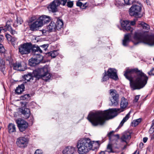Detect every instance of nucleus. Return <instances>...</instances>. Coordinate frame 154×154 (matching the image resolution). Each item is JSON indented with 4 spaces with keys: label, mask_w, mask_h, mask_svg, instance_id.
<instances>
[{
    "label": "nucleus",
    "mask_w": 154,
    "mask_h": 154,
    "mask_svg": "<svg viewBox=\"0 0 154 154\" xmlns=\"http://www.w3.org/2000/svg\"><path fill=\"white\" fill-rule=\"evenodd\" d=\"M115 5L118 7H120L123 5V4L121 3L120 1H118L116 2L115 3Z\"/></svg>",
    "instance_id": "obj_44"
},
{
    "label": "nucleus",
    "mask_w": 154,
    "mask_h": 154,
    "mask_svg": "<svg viewBox=\"0 0 154 154\" xmlns=\"http://www.w3.org/2000/svg\"><path fill=\"white\" fill-rule=\"evenodd\" d=\"M63 23L62 20L61 19H57L55 25L56 29L59 30L63 28Z\"/></svg>",
    "instance_id": "obj_23"
},
{
    "label": "nucleus",
    "mask_w": 154,
    "mask_h": 154,
    "mask_svg": "<svg viewBox=\"0 0 154 154\" xmlns=\"http://www.w3.org/2000/svg\"><path fill=\"white\" fill-rule=\"evenodd\" d=\"M38 19L40 20V22L42 23V26L44 24L49 22L51 20L49 17L45 15L40 17H39Z\"/></svg>",
    "instance_id": "obj_20"
},
{
    "label": "nucleus",
    "mask_w": 154,
    "mask_h": 154,
    "mask_svg": "<svg viewBox=\"0 0 154 154\" xmlns=\"http://www.w3.org/2000/svg\"><path fill=\"white\" fill-rule=\"evenodd\" d=\"M17 38H16L12 37L10 41H11L12 45H14V43L17 41Z\"/></svg>",
    "instance_id": "obj_42"
},
{
    "label": "nucleus",
    "mask_w": 154,
    "mask_h": 154,
    "mask_svg": "<svg viewBox=\"0 0 154 154\" xmlns=\"http://www.w3.org/2000/svg\"><path fill=\"white\" fill-rule=\"evenodd\" d=\"M23 78L27 82H32L33 79L34 77L31 73H29L27 75H25Z\"/></svg>",
    "instance_id": "obj_26"
},
{
    "label": "nucleus",
    "mask_w": 154,
    "mask_h": 154,
    "mask_svg": "<svg viewBox=\"0 0 154 154\" xmlns=\"http://www.w3.org/2000/svg\"><path fill=\"white\" fill-rule=\"evenodd\" d=\"M4 29H6V28L5 27H5L4 28H3V27H0V33L1 32V31L2 30H3L5 31V30Z\"/></svg>",
    "instance_id": "obj_52"
},
{
    "label": "nucleus",
    "mask_w": 154,
    "mask_h": 154,
    "mask_svg": "<svg viewBox=\"0 0 154 154\" xmlns=\"http://www.w3.org/2000/svg\"><path fill=\"white\" fill-rule=\"evenodd\" d=\"M8 130L9 133H12L16 131L15 125L12 123L10 124L8 127Z\"/></svg>",
    "instance_id": "obj_28"
},
{
    "label": "nucleus",
    "mask_w": 154,
    "mask_h": 154,
    "mask_svg": "<svg viewBox=\"0 0 154 154\" xmlns=\"http://www.w3.org/2000/svg\"><path fill=\"white\" fill-rule=\"evenodd\" d=\"M99 154H105V152L104 151H101L99 153Z\"/></svg>",
    "instance_id": "obj_57"
},
{
    "label": "nucleus",
    "mask_w": 154,
    "mask_h": 154,
    "mask_svg": "<svg viewBox=\"0 0 154 154\" xmlns=\"http://www.w3.org/2000/svg\"><path fill=\"white\" fill-rule=\"evenodd\" d=\"M73 3L72 2L69 1L67 2V5L69 7L71 8L73 6Z\"/></svg>",
    "instance_id": "obj_43"
},
{
    "label": "nucleus",
    "mask_w": 154,
    "mask_h": 154,
    "mask_svg": "<svg viewBox=\"0 0 154 154\" xmlns=\"http://www.w3.org/2000/svg\"><path fill=\"white\" fill-rule=\"evenodd\" d=\"M153 112H154V110H153Z\"/></svg>",
    "instance_id": "obj_64"
},
{
    "label": "nucleus",
    "mask_w": 154,
    "mask_h": 154,
    "mask_svg": "<svg viewBox=\"0 0 154 154\" xmlns=\"http://www.w3.org/2000/svg\"><path fill=\"white\" fill-rule=\"evenodd\" d=\"M48 47V44H44L42 45H41L40 46L39 48H40L42 50V51L43 50L45 51L47 49Z\"/></svg>",
    "instance_id": "obj_37"
},
{
    "label": "nucleus",
    "mask_w": 154,
    "mask_h": 154,
    "mask_svg": "<svg viewBox=\"0 0 154 154\" xmlns=\"http://www.w3.org/2000/svg\"><path fill=\"white\" fill-rule=\"evenodd\" d=\"M33 75L36 79H39L42 78L43 80L47 81L51 77V75L48 72V66H44L41 68L37 69L33 71Z\"/></svg>",
    "instance_id": "obj_6"
},
{
    "label": "nucleus",
    "mask_w": 154,
    "mask_h": 154,
    "mask_svg": "<svg viewBox=\"0 0 154 154\" xmlns=\"http://www.w3.org/2000/svg\"><path fill=\"white\" fill-rule=\"evenodd\" d=\"M114 132L113 131H112L109 132L107 135L109 138V139L110 141H112L113 139L117 140L119 138V134H116L114 135L113 134Z\"/></svg>",
    "instance_id": "obj_21"
},
{
    "label": "nucleus",
    "mask_w": 154,
    "mask_h": 154,
    "mask_svg": "<svg viewBox=\"0 0 154 154\" xmlns=\"http://www.w3.org/2000/svg\"><path fill=\"white\" fill-rule=\"evenodd\" d=\"M89 141L90 142V143L91 144V150H94L95 149H96L99 148L100 144L98 141H91L90 139Z\"/></svg>",
    "instance_id": "obj_22"
},
{
    "label": "nucleus",
    "mask_w": 154,
    "mask_h": 154,
    "mask_svg": "<svg viewBox=\"0 0 154 154\" xmlns=\"http://www.w3.org/2000/svg\"><path fill=\"white\" fill-rule=\"evenodd\" d=\"M135 24V23L134 21H131V23H130L131 25H133V26Z\"/></svg>",
    "instance_id": "obj_54"
},
{
    "label": "nucleus",
    "mask_w": 154,
    "mask_h": 154,
    "mask_svg": "<svg viewBox=\"0 0 154 154\" xmlns=\"http://www.w3.org/2000/svg\"><path fill=\"white\" fill-rule=\"evenodd\" d=\"M5 37L8 40H10L12 38V36L9 34H6Z\"/></svg>",
    "instance_id": "obj_46"
},
{
    "label": "nucleus",
    "mask_w": 154,
    "mask_h": 154,
    "mask_svg": "<svg viewBox=\"0 0 154 154\" xmlns=\"http://www.w3.org/2000/svg\"><path fill=\"white\" fill-rule=\"evenodd\" d=\"M23 21L21 18L19 17L17 18V22L18 25H20L23 23Z\"/></svg>",
    "instance_id": "obj_38"
},
{
    "label": "nucleus",
    "mask_w": 154,
    "mask_h": 154,
    "mask_svg": "<svg viewBox=\"0 0 154 154\" xmlns=\"http://www.w3.org/2000/svg\"><path fill=\"white\" fill-rule=\"evenodd\" d=\"M91 145L89 138L86 137L81 139L76 145L78 153L79 154H86L91 150Z\"/></svg>",
    "instance_id": "obj_4"
},
{
    "label": "nucleus",
    "mask_w": 154,
    "mask_h": 154,
    "mask_svg": "<svg viewBox=\"0 0 154 154\" xmlns=\"http://www.w3.org/2000/svg\"><path fill=\"white\" fill-rule=\"evenodd\" d=\"M76 5L80 7L82 6V3L81 2L78 1L76 3Z\"/></svg>",
    "instance_id": "obj_49"
},
{
    "label": "nucleus",
    "mask_w": 154,
    "mask_h": 154,
    "mask_svg": "<svg viewBox=\"0 0 154 154\" xmlns=\"http://www.w3.org/2000/svg\"><path fill=\"white\" fill-rule=\"evenodd\" d=\"M143 144L142 143H140L139 144V147L140 148H142L143 146Z\"/></svg>",
    "instance_id": "obj_53"
},
{
    "label": "nucleus",
    "mask_w": 154,
    "mask_h": 154,
    "mask_svg": "<svg viewBox=\"0 0 154 154\" xmlns=\"http://www.w3.org/2000/svg\"><path fill=\"white\" fill-rule=\"evenodd\" d=\"M124 75L130 81V87L133 90L143 88L147 83L148 77L137 69H127Z\"/></svg>",
    "instance_id": "obj_2"
},
{
    "label": "nucleus",
    "mask_w": 154,
    "mask_h": 154,
    "mask_svg": "<svg viewBox=\"0 0 154 154\" xmlns=\"http://www.w3.org/2000/svg\"><path fill=\"white\" fill-rule=\"evenodd\" d=\"M148 140V138L147 137H144L143 138V141L144 143H145Z\"/></svg>",
    "instance_id": "obj_50"
},
{
    "label": "nucleus",
    "mask_w": 154,
    "mask_h": 154,
    "mask_svg": "<svg viewBox=\"0 0 154 154\" xmlns=\"http://www.w3.org/2000/svg\"><path fill=\"white\" fill-rule=\"evenodd\" d=\"M13 66L14 69L19 71H24V69L22 68L21 64L19 63H14Z\"/></svg>",
    "instance_id": "obj_24"
},
{
    "label": "nucleus",
    "mask_w": 154,
    "mask_h": 154,
    "mask_svg": "<svg viewBox=\"0 0 154 154\" xmlns=\"http://www.w3.org/2000/svg\"><path fill=\"white\" fill-rule=\"evenodd\" d=\"M29 97V94H25L23 96H21V98L23 100H25L26 99H28Z\"/></svg>",
    "instance_id": "obj_39"
},
{
    "label": "nucleus",
    "mask_w": 154,
    "mask_h": 154,
    "mask_svg": "<svg viewBox=\"0 0 154 154\" xmlns=\"http://www.w3.org/2000/svg\"><path fill=\"white\" fill-rule=\"evenodd\" d=\"M131 138V136L129 133H123L121 137V140L122 142H125L127 144Z\"/></svg>",
    "instance_id": "obj_18"
},
{
    "label": "nucleus",
    "mask_w": 154,
    "mask_h": 154,
    "mask_svg": "<svg viewBox=\"0 0 154 154\" xmlns=\"http://www.w3.org/2000/svg\"><path fill=\"white\" fill-rule=\"evenodd\" d=\"M28 143V139L24 137H20L18 138L16 141L17 146L21 148H24L26 147Z\"/></svg>",
    "instance_id": "obj_11"
},
{
    "label": "nucleus",
    "mask_w": 154,
    "mask_h": 154,
    "mask_svg": "<svg viewBox=\"0 0 154 154\" xmlns=\"http://www.w3.org/2000/svg\"><path fill=\"white\" fill-rule=\"evenodd\" d=\"M26 119L28 118L30 115V111L29 109L28 108H25L21 112Z\"/></svg>",
    "instance_id": "obj_27"
},
{
    "label": "nucleus",
    "mask_w": 154,
    "mask_h": 154,
    "mask_svg": "<svg viewBox=\"0 0 154 154\" xmlns=\"http://www.w3.org/2000/svg\"><path fill=\"white\" fill-rule=\"evenodd\" d=\"M59 6L58 0H54L53 1L48 7L49 11L54 12L57 11V7Z\"/></svg>",
    "instance_id": "obj_12"
},
{
    "label": "nucleus",
    "mask_w": 154,
    "mask_h": 154,
    "mask_svg": "<svg viewBox=\"0 0 154 154\" xmlns=\"http://www.w3.org/2000/svg\"><path fill=\"white\" fill-rule=\"evenodd\" d=\"M13 26H14V27H16V26H15V25L14 24L13 25Z\"/></svg>",
    "instance_id": "obj_62"
},
{
    "label": "nucleus",
    "mask_w": 154,
    "mask_h": 154,
    "mask_svg": "<svg viewBox=\"0 0 154 154\" xmlns=\"http://www.w3.org/2000/svg\"><path fill=\"white\" fill-rule=\"evenodd\" d=\"M131 33H128L125 35L124 39L123 40L122 44L124 46H127L130 41Z\"/></svg>",
    "instance_id": "obj_19"
},
{
    "label": "nucleus",
    "mask_w": 154,
    "mask_h": 154,
    "mask_svg": "<svg viewBox=\"0 0 154 154\" xmlns=\"http://www.w3.org/2000/svg\"><path fill=\"white\" fill-rule=\"evenodd\" d=\"M149 75H154V68H152V69L150 70V71L148 73Z\"/></svg>",
    "instance_id": "obj_45"
},
{
    "label": "nucleus",
    "mask_w": 154,
    "mask_h": 154,
    "mask_svg": "<svg viewBox=\"0 0 154 154\" xmlns=\"http://www.w3.org/2000/svg\"><path fill=\"white\" fill-rule=\"evenodd\" d=\"M110 100L111 102L110 105L115 106H116L119 102V94L117 93L115 90L110 89L109 90Z\"/></svg>",
    "instance_id": "obj_9"
},
{
    "label": "nucleus",
    "mask_w": 154,
    "mask_h": 154,
    "mask_svg": "<svg viewBox=\"0 0 154 154\" xmlns=\"http://www.w3.org/2000/svg\"><path fill=\"white\" fill-rule=\"evenodd\" d=\"M133 42L135 45L143 42L150 46L154 45V34H148L146 32L143 34L135 32L133 37Z\"/></svg>",
    "instance_id": "obj_3"
},
{
    "label": "nucleus",
    "mask_w": 154,
    "mask_h": 154,
    "mask_svg": "<svg viewBox=\"0 0 154 154\" xmlns=\"http://www.w3.org/2000/svg\"><path fill=\"white\" fill-rule=\"evenodd\" d=\"M139 24L142 26L144 29L148 30L149 29V26L144 22H139Z\"/></svg>",
    "instance_id": "obj_31"
},
{
    "label": "nucleus",
    "mask_w": 154,
    "mask_h": 154,
    "mask_svg": "<svg viewBox=\"0 0 154 154\" xmlns=\"http://www.w3.org/2000/svg\"><path fill=\"white\" fill-rule=\"evenodd\" d=\"M5 51V49L2 44L0 43V53H4Z\"/></svg>",
    "instance_id": "obj_40"
},
{
    "label": "nucleus",
    "mask_w": 154,
    "mask_h": 154,
    "mask_svg": "<svg viewBox=\"0 0 154 154\" xmlns=\"http://www.w3.org/2000/svg\"><path fill=\"white\" fill-rule=\"evenodd\" d=\"M121 25L124 29V31L125 30L132 32L134 30V29L130 26L129 22L128 20L123 21L121 23Z\"/></svg>",
    "instance_id": "obj_15"
},
{
    "label": "nucleus",
    "mask_w": 154,
    "mask_h": 154,
    "mask_svg": "<svg viewBox=\"0 0 154 154\" xmlns=\"http://www.w3.org/2000/svg\"><path fill=\"white\" fill-rule=\"evenodd\" d=\"M106 151L109 153L113 152V151L112 149V145L110 144H109L107 147Z\"/></svg>",
    "instance_id": "obj_35"
},
{
    "label": "nucleus",
    "mask_w": 154,
    "mask_h": 154,
    "mask_svg": "<svg viewBox=\"0 0 154 154\" xmlns=\"http://www.w3.org/2000/svg\"><path fill=\"white\" fill-rule=\"evenodd\" d=\"M135 0H124L125 3L126 5H129L133 4Z\"/></svg>",
    "instance_id": "obj_36"
},
{
    "label": "nucleus",
    "mask_w": 154,
    "mask_h": 154,
    "mask_svg": "<svg viewBox=\"0 0 154 154\" xmlns=\"http://www.w3.org/2000/svg\"><path fill=\"white\" fill-rule=\"evenodd\" d=\"M48 29L50 32H51L52 30L55 29V24L54 22H51L48 26Z\"/></svg>",
    "instance_id": "obj_30"
},
{
    "label": "nucleus",
    "mask_w": 154,
    "mask_h": 154,
    "mask_svg": "<svg viewBox=\"0 0 154 154\" xmlns=\"http://www.w3.org/2000/svg\"><path fill=\"white\" fill-rule=\"evenodd\" d=\"M151 139H154V134L151 136Z\"/></svg>",
    "instance_id": "obj_58"
},
{
    "label": "nucleus",
    "mask_w": 154,
    "mask_h": 154,
    "mask_svg": "<svg viewBox=\"0 0 154 154\" xmlns=\"http://www.w3.org/2000/svg\"><path fill=\"white\" fill-rule=\"evenodd\" d=\"M33 48L30 43H26L21 45L19 46V52L22 54H29Z\"/></svg>",
    "instance_id": "obj_7"
},
{
    "label": "nucleus",
    "mask_w": 154,
    "mask_h": 154,
    "mask_svg": "<svg viewBox=\"0 0 154 154\" xmlns=\"http://www.w3.org/2000/svg\"><path fill=\"white\" fill-rule=\"evenodd\" d=\"M42 53V50L39 46H36L34 47L32 49V53L34 57L29 60V65L31 66H34L40 63L43 59V56L40 54Z\"/></svg>",
    "instance_id": "obj_5"
},
{
    "label": "nucleus",
    "mask_w": 154,
    "mask_h": 154,
    "mask_svg": "<svg viewBox=\"0 0 154 154\" xmlns=\"http://www.w3.org/2000/svg\"><path fill=\"white\" fill-rule=\"evenodd\" d=\"M75 152V147L71 146H68L64 149L62 152L63 154H73Z\"/></svg>",
    "instance_id": "obj_17"
},
{
    "label": "nucleus",
    "mask_w": 154,
    "mask_h": 154,
    "mask_svg": "<svg viewBox=\"0 0 154 154\" xmlns=\"http://www.w3.org/2000/svg\"><path fill=\"white\" fill-rule=\"evenodd\" d=\"M128 105L127 99L122 97L121 100L120 108L111 109L104 111H99L95 113H90L88 115V119L94 126L103 125L106 120L116 116L118 113L123 111Z\"/></svg>",
    "instance_id": "obj_1"
},
{
    "label": "nucleus",
    "mask_w": 154,
    "mask_h": 154,
    "mask_svg": "<svg viewBox=\"0 0 154 154\" xmlns=\"http://www.w3.org/2000/svg\"><path fill=\"white\" fill-rule=\"evenodd\" d=\"M109 76L107 75V73L106 72V71H105L103 76L102 79V81H106L109 79Z\"/></svg>",
    "instance_id": "obj_34"
},
{
    "label": "nucleus",
    "mask_w": 154,
    "mask_h": 154,
    "mask_svg": "<svg viewBox=\"0 0 154 154\" xmlns=\"http://www.w3.org/2000/svg\"><path fill=\"white\" fill-rule=\"evenodd\" d=\"M7 60H8L9 61V63H10L11 61V59L10 57L8 59H7Z\"/></svg>",
    "instance_id": "obj_55"
},
{
    "label": "nucleus",
    "mask_w": 154,
    "mask_h": 154,
    "mask_svg": "<svg viewBox=\"0 0 154 154\" xmlns=\"http://www.w3.org/2000/svg\"><path fill=\"white\" fill-rule=\"evenodd\" d=\"M133 154H139V152L136 150Z\"/></svg>",
    "instance_id": "obj_56"
},
{
    "label": "nucleus",
    "mask_w": 154,
    "mask_h": 154,
    "mask_svg": "<svg viewBox=\"0 0 154 154\" xmlns=\"http://www.w3.org/2000/svg\"><path fill=\"white\" fill-rule=\"evenodd\" d=\"M4 38V37L3 35H0V42H1Z\"/></svg>",
    "instance_id": "obj_51"
},
{
    "label": "nucleus",
    "mask_w": 154,
    "mask_h": 154,
    "mask_svg": "<svg viewBox=\"0 0 154 154\" xmlns=\"http://www.w3.org/2000/svg\"><path fill=\"white\" fill-rule=\"evenodd\" d=\"M12 20L11 19H10L7 22L5 27L6 29L5 30V31H6L7 30L9 31L12 35H14L17 34V32L15 30H13L11 26L12 23Z\"/></svg>",
    "instance_id": "obj_14"
},
{
    "label": "nucleus",
    "mask_w": 154,
    "mask_h": 154,
    "mask_svg": "<svg viewBox=\"0 0 154 154\" xmlns=\"http://www.w3.org/2000/svg\"><path fill=\"white\" fill-rule=\"evenodd\" d=\"M49 54L52 57L54 58L58 55V53L57 51H54L50 52Z\"/></svg>",
    "instance_id": "obj_33"
},
{
    "label": "nucleus",
    "mask_w": 154,
    "mask_h": 154,
    "mask_svg": "<svg viewBox=\"0 0 154 154\" xmlns=\"http://www.w3.org/2000/svg\"><path fill=\"white\" fill-rule=\"evenodd\" d=\"M16 123L20 131L21 132L24 131L28 127V124L25 121L21 119L16 120Z\"/></svg>",
    "instance_id": "obj_10"
},
{
    "label": "nucleus",
    "mask_w": 154,
    "mask_h": 154,
    "mask_svg": "<svg viewBox=\"0 0 154 154\" xmlns=\"http://www.w3.org/2000/svg\"><path fill=\"white\" fill-rule=\"evenodd\" d=\"M58 1H59V5L61 4L64 6L65 5L67 1V0H61L60 1L58 0Z\"/></svg>",
    "instance_id": "obj_41"
},
{
    "label": "nucleus",
    "mask_w": 154,
    "mask_h": 154,
    "mask_svg": "<svg viewBox=\"0 0 154 154\" xmlns=\"http://www.w3.org/2000/svg\"><path fill=\"white\" fill-rule=\"evenodd\" d=\"M24 85L23 84H22L17 88L15 90V92L17 94H20L24 91Z\"/></svg>",
    "instance_id": "obj_25"
},
{
    "label": "nucleus",
    "mask_w": 154,
    "mask_h": 154,
    "mask_svg": "<svg viewBox=\"0 0 154 154\" xmlns=\"http://www.w3.org/2000/svg\"><path fill=\"white\" fill-rule=\"evenodd\" d=\"M34 154H42V150L40 149H37L35 151Z\"/></svg>",
    "instance_id": "obj_47"
},
{
    "label": "nucleus",
    "mask_w": 154,
    "mask_h": 154,
    "mask_svg": "<svg viewBox=\"0 0 154 154\" xmlns=\"http://www.w3.org/2000/svg\"><path fill=\"white\" fill-rule=\"evenodd\" d=\"M141 121V120L140 119L134 120L131 123V125L133 127H135Z\"/></svg>",
    "instance_id": "obj_32"
},
{
    "label": "nucleus",
    "mask_w": 154,
    "mask_h": 154,
    "mask_svg": "<svg viewBox=\"0 0 154 154\" xmlns=\"http://www.w3.org/2000/svg\"><path fill=\"white\" fill-rule=\"evenodd\" d=\"M46 32V31L45 30H43L42 31V32L43 33L45 32Z\"/></svg>",
    "instance_id": "obj_61"
},
{
    "label": "nucleus",
    "mask_w": 154,
    "mask_h": 154,
    "mask_svg": "<svg viewBox=\"0 0 154 154\" xmlns=\"http://www.w3.org/2000/svg\"><path fill=\"white\" fill-rule=\"evenodd\" d=\"M127 146V145H125L124 146V147L123 148V149H125L126 147Z\"/></svg>",
    "instance_id": "obj_59"
},
{
    "label": "nucleus",
    "mask_w": 154,
    "mask_h": 154,
    "mask_svg": "<svg viewBox=\"0 0 154 154\" xmlns=\"http://www.w3.org/2000/svg\"><path fill=\"white\" fill-rule=\"evenodd\" d=\"M130 112H129L123 119L122 121L121 122L119 126H122L124 123L129 119L130 117Z\"/></svg>",
    "instance_id": "obj_29"
},
{
    "label": "nucleus",
    "mask_w": 154,
    "mask_h": 154,
    "mask_svg": "<svg viewBox=\"0 0 154 154\" xmlns=\"http://www.w3.org/2000/svg\"><path fill=\"white\" fill-rule=\"evenodd\" d=\"M107 75L110 78L115 80L118 79V76L117 74V71L114 68H109L107 72Z\"/></svg>",
    "instance_id": "obj_13"
},
{
    "label": "nucleus",
    "mask_w": 154,
    "mask_h": 154,
    "mask_svg": "<svg viewBox=\"0 0 154 154\" xmlns=\"http://www.w3.org/2000/svg\"><path fill=\"white\" fill-rule=\"evenodd\" d=\"M121 154H125V153H124L123 152H122Z\"/></svg>",
    "instance_id": "obj_63"
},
{
    "label": "nucleus",
    "mask_w": 154,
    "mask_h": 154,
    "mask_svg": "<svg viewBox=\"0 0 154 154\" xmlns=\"http://www.w3.org/2000/svg\"><path fill=\"white\" fill-rule=\"evenodd\" d=\"M42 26V23L40 22L38 19L36 21L33 23L30 26V29L32 31L37 30L40 27Z\"/></svg>",
    "instance_id": "obj_16"
},
{
    "label": "nucleus",
    "mask_w": 154,
    "mask_h": 154,
    "mask_svg": "<svg viewBox=\"0 0 154 154\" xmlns=\"http://www.w3.org/2000/svg\"><path fill=\"white\" fill-rule=\"evenodd\" d=\"M141 7L140 5H133L130 8L129 12L131 16L135 17H139L140 15Z\"/></svg>",
    "instance_id": "obj_8"
},
{
    "label": "nucleus",
    "mask_w": 154,
    "mask_h": 154,
    "mask_svg": "<svg viewBox=\"0 0 154 154\" xmlns=\"http://www.w3.org/2000/svg\"><path fill=\"white\" fill-rule=\"evenodd\" d=\"M140 95H136L135 97L134 100V101L135 102H137L138 100L139 97H140Z\"/></svg>",
    "instance_id": "obj_48"
},
{
    "label": "nucleus",
    "mask_w": 154,
    "mask_h": 154,
    "mask_svg": "<svg viewBox=\"0 0 154 154\" xmlns=\"http://www.w3.org/2000/svg\"><path fill=\"white\" fill-rule=\"evenodd\" d=\"M152 124L153 125H154V120L152 121Z\"/></svg>",
    "instance_id": "obj_60"
}]
</instances>
